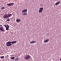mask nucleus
<instances>
[{
  "label": "nucleus",
  "instance_id": "obj_1",
  "mask_svg": "<svg viewBox=\"0 0 61 61\" xmlns=\"http://www.w3.org/2000/svg\"><path fill=\"white\" fill-rule=\"evenodd\" d=\"M16 43V41H12V42L9 41L6 43L7 44L6 45V46H11L12 45L11 44H15Z\"/></svg>",
  "mask_w": 61,
  "mask_h": 61
},
{
  "label": "nucleus",
  "instance_id": "obj_2",
  "mask_svg": "<svg viewBox=\"0 0 61 61\" xmlns=\"http://www.w3.org/2000/svg\"><path fill=\"white\" fill-rule=\"evenodd\" d=\"M31 57L29 55H26L24 57V59L25 60H28Z\"/></svg>",
  "mask_w": 61,
  "mask_h": 61
},
{
  "label": "nucleus",
  "instance_id": "obj_3",
  "mask_svg": "<svg viewBox=\"0 0 61 61\" xmlns=\"http://www.w3.org/2000/svg\"><path fill=\"white\" fill-rule=\"evenodd\" d=\"M43 9H44V8H40L39 10V12L41 13V12H42Z\"/></svg>",
  "mask_w": 61,
  "mask_h": 61
},
{
  "label": "nucleus",
  "instance_id": "obj_4",
  "mask_svg": "<svg viewBox=\"0 0 61 61\" xmlns=\"http://www.w3.org/2000/svg\"><path fill=\"white\" fill-rule=\"evenodd\" d=\"M14 5V3H10L7 4V5L8 6H11L13 5Z\"/></svg>",
  "mask_w": 61,
  "mask_h": 61
},
{
  "label": "nucleus",
  "instance_id": "obj_5",
  "mask_svg": "<svg viewBox=\"0 0 61 61\" xmlns=\"http://www.w3.org/2000/svg\"><path fill=\"white\" fill-rule=\"evenodd\" d=\"M4 18H8V14H6L4 15L3 16Z\"/></svg>",
  "mask_w": 61,
  "mask_h": 61
},
{
  "label": "nucleus",
  "instance_id": "obj_6",
  "mask_svg": "<svg viewBox=\"0 0 61 61\" xmlns=\"http://www.w3.org/2000/svg\"><path fill=\"white\" fill-rule=\"evenodd\" d=\"M27 9H25L23 10L22 11V13H25V12H27Z\"/></svg>",
  "mask_w": 61,
  "mask_h": 61
},
{
  "label": "nucleus",
  "instance_id": "obj_7",
  "mask_svg": "<svg viewBox=\"0 0 61 61\" xmlns=\"http://www.w3.org/2000/svg\"><path fill=\"white\" fill-rule=\"evenodd\" d=\"M61 2L60 1H59L58 2H56L55 5H59L60 3Z\"/></svg>",
  "mask_w": 61,
  "mask_h": 61
},
{
  "label": "nucleus",
  "instance_id": "obj_8",
  "mask_svg": "<svg viewBox=\"0 0 61 61\" xmlns=\"http://www.w3.org/2000/svg\"><path fill=\"white\" fill-rule=\"evenodd\" d=\"M0 30L1 31H4V32H5V30H4L3 29V27H1L0 28Z\"/></svg>",
  "mask_w": 61,
  "mask_h": 61
},
{
  "label": "nucleus",
  "instance_id": "obj_9",
  "mask_svg": "<svg viewBox=\"0 0 61 61\" xmlns=\"http://www.w3.org/2000/svg\"><path fill=\"white\" fill-rule=\"evenodd\" d=\"M16 21L17 23H19V22H21V20L20 19H18L16 20Z\"/></svg>",
  "mask_w": 61,
  "mask_h": 61
},
{
  "label": "nucleus",
  "instance_id": "obj_10",
  "mask_svg": "<svg viewBox=\"0 0 61 61\" xmlns=\"http://www.w3.org/2000/svg\"><path fill=\"white\" fill-rule=\"evenodd\" d=\"M36 43V41H32L30 42V44H34V43Z\"/></svg>",
  "mask_w": 61,
  "mask_h": 61
},
{
  "label": "nucleus",
  "instance_id": "obj_11",
  "mask_svg": "<svg viewBox=\"0 0 61 61\" xmlns=\"http://www.w3.org/2000/svg\"><path fill=\"white\" fill-rule=\"evenodd\" d=\"M49 41V40L47 39L46 40H45L44 41V43H47V42H48Z\"/></svg>",
  "mask_w": 61,
  "mask_h": 61
},
{
  "label": "nucleus",
  "instance_id": "obj_12",
  "mask_svg": "<svg viewBox=\"0 0 61 61\" xmlns=\"http://www.w3.org/2000/svg\"><path fill=\"white\" fill-rule=\"evenodd\" d=\"M12 15L11 14H9V15L8 14V18L9 17H10V16H11Z\"/></svg>",
  "mask_w": 61,
  "mask_h": 61
},
{
  "label": "nucleus",
  "instance_id": "obj_13",
  "mask_svg": "<svg viewBox=\"0 0 61 61\" xmlns=\"http://www.w3.org/2000/svg\"><path fill=\"white\" fill-rule=\"evenodd\" d=\"M22 15H27V13H22Z\"/></svg>",
  "mask_w": 61,
  "mask_h": 61
},
{
  "label": "nucleus",
  "instance_id": "obj_14",
  "mask_svg": "<svg viewBox=\"0 0 61 61\" xmlns=\"http://www.w3.org/2000/svg\"><path fill=\"white\" fill-rule=\"evenodd\" d=\"M4 26H5V27L6 28V27H9V26L7 25H4Z\"/></svg>",
  "mask_w": 61,
  "mask_h": 61
},
{
  "label": "nucleus",
  "instance_id": "obj_15",
  "mask_svg": "<svg viewBox=\"0 0 61 61\" xmlns=\"http://www.w3.org/2000/svg\"><path fill=\"white\" fill-rule=\"evenodd\" d=\"M9 27L6 28V30H9Z\"/></svg>",
  "mask_w": 61,
  "mask_h": 61
},
{
  "label": "nucleus",
  "instance_id": "obj_16",
  "mask_svg": "<svg viewBox=\"0 0 61 61\" xmlns=\"http://www.w3.org/2000/svg\"><path fill=\"white\" fill-rule=\"evenodd\" d=\"M19 59V58H16V59H15V61H16L17 60H18Z\"/></svg>",
  "mask_w": 61,
  "mask_h": 61
},
{
  "label": "nucleus",
  "instance_id": "obj_17",
  "mask_svg": "<svg viewBox=\"0 0 61 61\" xmlns=\"http://www.w3.org/2000/svg\"><path fill=\"white\" fill-rule=\"evenodd\" d=\"M5 9V8L4 7H1V9Z\"/></svg>",
  "mask_w": 61,
  "mask_h": 61
},
{
  "label": "nucleus",
  "instance_id": "obj_18",
  "mask_svg": "<svg viewBox=\"0 0 61 61\" xmlns=\"http://www.w3.org/2000/svg\"><path fill=\"white\" fill-rule=\"evenodd\" d=\"M11 59H15V57H12Z\"/></svg>",
  "mask_w": 61,
  "mask_h": 61
},
{
  "label": "nucleus",
  "instance_id": "obj_19",
  "mask_svg": "<svg viewBox=\"0 0 61 61\" xmlns=\"http://www.w3.org/2000/svg\"><path fill=\"white\" fill-rule=\"evenodd\" d=\"M4 58V56H2L1 57V58L2 59Z\"/></svg>",
  "mask_w": 61,
  "mask_h": 61
},
{
  "label": "nucleus",
  "instance_id": "obj_20",
  "mask_svg": "<svg viewBox=\"0 0 61 61\" xmlns=\"http://www.w3.org/2000/svg\"><path fill=\"white\" fill-rule=\"evenodd\" d=\"M9 21H10V19H8L7 20V21L8 22H9Z\"/></svg>",
  "mask_w": 61,
  "mask_h": 61
},
{
  "label": "nucleus",
  "instance_id": "obj_21",
  "mask_svg": "<svg viewBox=\"0 0 61 61\" xmlns=\"http://www.w3.org/2000/svg\"><path fill=\"white\" fill-rule=\"evenodd\" d=\"M0 26H1H1H2V25H0Z\"/></svg>",
  "mask_w": 61,
  "mask_h": 61
},
{
  "label": "nucleus",
  "instance_id": "obj_22",
  "mask_svg": "<svg viewBox=\"0 0 61 61\" xmlns=\"http://www.w3.org/2000/svg\"><path fill=\"white\" fill-rule=\"evenodd\" d=\"M7 56H8V55H7Z\"/></svg>",
  "mask_w": 61,
  "mask_h": 61
}]
</instances>
